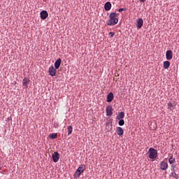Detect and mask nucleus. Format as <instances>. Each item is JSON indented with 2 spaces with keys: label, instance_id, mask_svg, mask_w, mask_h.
Instances as JSON below:
<instances>
[{
  "label": "nucleus",
  "instance_id": "1",
  "mask_svg": "<svg viewBox=\"0 0 179 179\" xmlns=\"http://www.w3.org/2000/svg\"><path fill=\"white\" fill-rule=\"evenodd\" d=\"M157 156V150L153 148H150L148 150V157L152 159V160H156Z\"/></svg>",
  "mask_w": 179,
  "mask_h": 179
},
{
  "label": "nucleus",
  "instance_id": "2",
  "mask_svg": "<svg viewBox=\"0 0 179 179\" xmlns=\"http://www.w3.org/2000/svg\"><path fill=\"white\" fill-rule=\"evenodd\" d=\"M117 23H118V18H109V20L106 21L108 26H115Z\"/></svg>",
  "mask_w": 179,
  "mask_h": 179
},
{
  "label": "nucleus",
  "instance_id": "3",
  "mask_svg": "<svg viewBox=\"0 0 179 179\" xmlns=\"http://www.w3.org/2000/svg\"><path fill=\"white\" fill-rule=\"evenodd\" d=\"M159 169H161L163 171H166L167 169H169V164L164 161H162L159 163Z\"/></svg>",
  "mask_w": 179,
  "mask_h": 179
},
{
  "label": "nucleus",
  "instance_id": "4",
  "mask_svg": "<svg viewBox=\"0 0 179 179\" xmlns=\"http://www.w3.org/2000/svg\"><path fill=\"white\" fill-rule=\"evenodd\" d=\"M49 75L50 76H55L57 75V69L54 66L49 67Z\"/></svg>",
  "mask_w": 179,
  "mask_h": 179
},
{
  "label": "nucleus",
  "instance_id": "5",
  "mask_svg": "<svg viewBox=\"0 0 179 179\" xmlns=\"http://www.w3.org/2000/svg\"><path fill=\"white\" fill-rule=\"evenodd\" d=\"M52 157L54 163H58V161L59 160V153H58V152H55L52 154Z\"/></svg>",
  "mask_w": 179,
  "mask_h": 179
},
{
  "label": "nucleus",
  "instance_id": "6",
  "mask_svg": "<svg viewBox=\"0 0 179 179\" xmlns=\"http://www.w3.org/2000/svg\"><path fill=\"white\" fill-rule=\"evenodd\" d=\"M40 15L41 19H42V20H45V19L48 17V13L47 12V10L41 11Z\"/></svg>",
  "mask_w": 179,
  "mask_h": 179
},
{
  "label": "nucleus",
  "instance_id": "7",
  "mask_svg": "<svg viewBox=\"0 0 179 179\" xmlns=\"http://www.w3.org/2000/svg\"><path fill=\"white\" fill-rule=\"evenodd\" d=\"M143 26V19L138 18L136 21V27L138 29H142V27Z\"/></svg>",
  "mask_w": 179,
  "mask_h": 179
},
{
  "label": "nucleus",
  "instance_id": "8",
  "mask_svg": "<svg viewBox=\"0 0 179 179\" xmlns=\"http://www.w3.org/2000/svg\"><path fill=\"white\" fill-rule=\"evenodd\" d=\"M166 58L168 61L173 59V51L167 50L166 52Z\"/></svg>",
  "mask_w": 179,
  "mask_h": 179
},
{
  "label": "nucleus",
  "instance_id": "9",
  "mask_svg": "<svg viewBox=\"0 0 179 179\" xmlns=\"http://www.w3.org/2000/svg\"><path fill=\"white\" fill-rule=\"evenodd\" d=\"M29 83H30V79H29L27 77L24 78V79L22 80L23 86L29 87Z\"/></svg>",
  "mask_w": 179,
  "mask_h": 179
},
{
  "label": "nucleus",
  "instance_id": "10",
  "mask_svg": "<svg viewBox=\"0 0 179 179\" xmlns=\"http://www.w3.org/2000/svg\"><path fill=\"white\" fill-rule=\"evenodd\" d=\"M114 100V94L113 92H110L107 96V101L108 103H111Z\"/></svg>",
  "mask_w": 179,
  "mask_h": 179
},
{
  "label": "nucleus",
  "instance_id": "11",
  "mask_svg": "<svg viewBox=\"0 0 179 179\" xmlns=\"http://www.w3.org/2000/svg\"><path fill=\"white\" fill-rule=\"evenodd\" d=\"M116 134H117L119 136H122V135H124V129L122 127H117Z\"/></svg>",
  "mask_w": 179,
  "mask_h": 179
},
{
  "label": "nucleus",
  "instance_id": "12",
  "mask_svg": "<svg viewBox=\"0 0 179 179\" xmlns=\"http://www.w3.org/2000/svg\"><path fill=\"white\" fill-rule=\"evenodd\" d=\"M106 115L110 117V115H113V108L111 106H108L106 108Z\"/></svg>",
  "mask_w": 179,
  "mask_h": 179
},
{
  "label": "nucleus",
  "instance_id": "13",
  "mask_svg": "<svg viewBox=\"0 0 179 179\" xmlns=\"http://www.w3.org/2000/svg\"><path fill=\"white\" fill-rule=\"evenodd\" d=\"M61 62H62L61 59H58L55 62V69H59V66H61Z\"/></svg>",
  "mask_w": 179,
  "mask_h": 179
},
{
  "label": "nucleus",
  "instance_id": "14",
  "mask_svg": "<svg viewBox=\"0 0 179 179\" xmlns=\"http://www.w3.org/2000/svg\"><path fill=\"white\" fill-rule=\"evenodd\" d=\"M104 9L105 10H110V9H111V3L110 1H108L105 3Z\"/></svg>",
  "mask_w": 179,
  "mask_h": 179
},
{
  "label": "nucleus",
  "instance_id": "15",
  "mask_svg": "<svg viewBox=\"0 0 179 179\" xmlns=\"http://www.w3.org/2000/svg\"><path fill=\"white\" fill-rule=\"evenodd\" d=\"M125 117V113L124 112H120L116 117V120H122Z\"/></svg>",
  "mask_w": 179,
  "mask_h": 179
},
{
  "label": "nucleus",
  "instance_id": "16",
  "mask_svg": "<svg viewBox=\"0 0 179 179\" xmlns=\"http://www.w3.org/2000/svg\"><path fill=\"white\" fill-rule=\"evenodd\" d=\"M168 106V110H170V111H173L174 110V105L171 102H169L167 103Z\"/></svg>",
  "mask_w": 179,
  "mask_h": 179
},
{
  "label": "nucleus",
  "instance_id": "17",
  "mask_svg": "<svg viewBox=\"0 0 179 179\" xmlns=\"http://www.w3.org/2000/svg\"><path fill=\"white\" fill-rule=\"evenodd\" d=\"M68 136L72 135V132H73V127L72 126L67 127Z\"/></svg>",
  "mask_w": 179,
  "mask_h": 179
},
{
  "label": "nucleus",
  "instance_id": "18",
  "mask_svg": "<svg viewBox=\"0 0 179 179\" xmlns=\"http://www.w3.org/2000/svg\"><path fill=\"white\" fill-rule=\"evenodd\" d=\"M164 69H169V68H170V62L169 61L164 62Z\"/></svg>",
  "mask_w": 179,
  "mask_h": 179
},
{
  "label": "nucleus",
  "instance_id": "19",
  "mask_svg": "<svg viewBox=\"0 0 179 179\" xmlns=\"http://www.w3.org/2000/svg\"><path fill=\"white\" fill-rule=\"evenodd\" d=\"M169 164H173L176 163V158L173 157V155H171L169 159Z\"/></svg>",
  "mask_w": 179,
  "mask_h": 179
},
{
  "label": "nucleus",
  "instance_id": "20",
  "mask_svg": "<svg viewBox=\"0 0 179 179\" xmlns=\"http://www.w3.org/2000/svg\"><path fill=\"white\" fill-rule=\"evenodd\" d=\"M77 171H79V173L82 174V173H83V171H85V166L80 165L78 168Z\"/></svg>",
  "mask_w": 179,
  "mask_h": 179
},
{
  "label": "nucleus",
  "instance_id": "21",
  "mask_svg": "<svg viewBox=\"0 0 179 179\" xmlns=\"http://www.w3.org/2000/svg\"><path fill=\"white\" fill-rule=\"evenodd\" d=\"M57 133H52V134H50V135L49 136V138H50V139H57Z\"/></svg>",
  "mask_w": 179,
  "mask_h": 179
},
{
  "label": "nucleus",
  "instance_id": "22",
  "mask_svg": "<svg viewBox=\"0 0 179 179\" xmlns=\"http://www.w3.org/2000/svg\"><path fill=\"white\" fill-rule=\"evenodd\" d=\"M109 18H117V13H111L109 15Z\"/></svg>",
  "mask_w": 179,
  "mask_h": 179
},
{
  "label": "nucleus",
  "instance_id": "23",
  "mask_svg": "<svg viewBox=\"0 0 179 179\" xmlns=\"http://www.w3.org/2000/svg\"><path fill=\"white\" fill-rule=\"evenodd\" d=\"M124 124H125V121H124V120L122 119H120V121L118 122V124L120 127H122V125H124Z\"/></svg>",
  "mask_w": 179,
  "mask_h": 179
},
{
  "label": "nucleus",
  "instance_id": "24",
  "mask_svg": "<svg viewBox=\"0 0 179 179\" xmlns=\"http://www.w3.org/2000/svg\"><path fill=\"white\" fill-rule=\"evenodd\" d=\"M80 174H81V173H80L79 171H76L75 172V173H74V177H75L76 178H78L80 177Z\"/></svg>",
  "mask_w": 179,
  "mask_h": 179
},
{
  "label": "nucleus",
  "instance_id": "25",
  "mask_svg": "<svg viewBox=\"0 0 179 179\" xmlns=\"http://www.w3.org/2000/svg\"><path fill=\"white\" fill-rule=\"evenodd\" d=\"M171 177H173V178H178V176H177V173H176V171L172 172L171 173Z\"/></svg>",
  "mask_w": 179,
  "mask_h": 179
},
{
  "label": "nucleus",
  "instance_id": "26",
  "mask_svg": "<svg viewBox=\"0 0 179 179\" xmlns=\"http://www.w3.org/2000/svg\"><path fill=\"white\" fill-rule=\"evenodd\" d=\"M171 171L174 172L176 171V165L173 164L171 166Z\"/></svg>",
  "mask_w": 179,
  "mask_h": 179
},
{
  "label": "nucleus",
  "instance_id": "27",
  "mask_svg": "<svg viewBox=\"0 0 179 179\" xmlns=\"http://www.w3.org/2000/svg\"><path fill=\"white\" fill-rule=\"evenodd\" d=\"M110 37H114V34H115L114 32H110L109 33Z\"/></svg>",
  "mask_w": 179,
  "mask_h": 179
},
{
  "label": "nucleus",
  "instance_id": "28",
  "mask_svg": "<svg viewBox=\"0 0 179 179\" xmlns=\"http://www.w3.org/2000/svg\"><path fill=\"white\" fill-rule=\"evenodd\" d=\"M122 10H124V8H120V9L118 10V12H122Z\"/></svg>",
  "mask_w": 179,
  "mask_h": 179
},
{
  "label": "nucleus",
  "instance_id": "29",
  "mask_svg": "<svg viewBox=\"0 0 179 179\" xmlns=\"http://www.w3.org/2000/svg\"><path fill=\"white\" fill-rule=\"evenodd\" d=\"M140 2H145L146 0H139Z\"/></svg>",
  "mask_w": 179,
  "mask_h": 179
},
{
  "label": "nucleus",
  "instance_id": "30",
  "mask_svg": "<svg viewBox=\"0 0 179 179\" xmlns=\"http://www.w3.org/2000/svg\"><path fill=\"white\" fill-rule=\"evenodd\" d=\"M0 170H1V165H0Z\"/></svg>",
  "mask_w": 179,
  "mask_h": 179
}]
</instances>
